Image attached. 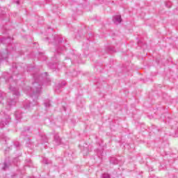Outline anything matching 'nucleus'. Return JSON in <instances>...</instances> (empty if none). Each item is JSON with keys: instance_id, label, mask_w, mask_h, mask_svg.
Wrapping results in <instances>:
<instances>
[{"instance_id": "nucleus-1", "label": "nucleus", "mask_w": 178, "mask_h": 178, "mask_svg": "<svg viewBox=\"0 0 178 178\" xmlns=\"http://www.w3.org/2000/svg\"><path fill=\"white\" fill-rule=\"evenodd\" d=\"M41 87L42 86L40 83L38 82H34L33 83V88L28 87L26 90H28L29 94L33 92V95H32L33 97L35 94H40V92H41Z\"/></svg>"}, {"instance_id": "nucleus-2", "label": "nucleus", "mask_w": 178, "mask_h": 178, "mask_svg": "<svg viewBox=\"0 0 178 178\" xmlns=\"http://www.w3.org/2000/svg\"><path fill=\"white\" fill-rule=\"evenodd\" d=\"M115 24H119L122 23V17L120 15H115L113 19Z\"/></svg>"}, {"instance_id": "nucleus-3", "label": "nucleus", "mask_w": 178, "mask_h": 178, "mask_svg": "<svg viewBox=\"0 0 178 178\" xmlns=\"http://www.w3.org/2000/svg\"><path fill=\"white\" fill-rule=\"evenodd\" d=\"M9 89L12 90L13 95H16V97H19V91L17 90V88L10 86Z\"/></svg>"}, {"instance_id": "nucleus-4", "label": "nucleus", "mask_w": 178, "mask_h": 178, "mask_svg": "<svg viewBox=\"0 0 178 178\" xmlns=\"http://www.w3.org/2000/svg\"><path fill=\"white\" fill-rule=\"evenodd\" d=\"M54 141L56 143V145H59V144H60L61 143V139L59 137V136L58 135H56L54 136Z\"/></svg>"}, {"instance_id": "nucleus-5", "label": "nucleus", "mask_w": 178, "mask_h": 178, "mask_svg": "<svg viewBox=\"0 0 178 178\" xmlns=\"http://www.w3.org/2000/svg\"><path fill=\"white\" fill-rule=\"evenodd\" d=\"M8 105H10V106L16 105V100L10 99L8 100Z\"/></svg>"}, {"instance_id": "nucleus-6", "label": "nucleus", "mask_w": 178, "mask_h": 178, "mask_svg": "<svg viewBox=\"0 0 178 178\" xmlns=\"http://www.w3.org/2000/svg\"><path fill=\"white\" fill-rule=\"evenodd\" d=\"M43 163L48 165V163H51V162H48V160L47 159H43Z\"/></svg>"}, {"instance_id": "nucleus-7", "label": "nucleus", "mask_w": 178, "mask_h": 178, "mask_svg": "<svg viewBox=\"0 0 178 178\" xmlns=\"http://www.w3.org/2000/svg\"><path fill=\"white\" fill-rule=\"evenodd\" d=\"M17 115H19V112H17L16 113H15V118H16V119H17V120H19V119H20V116H18Z\"/></svg>"}, {"instance_id": "nucleus-8", "label": "nucleus", "mask_w": 178, "mask_h": 178, "mask_svg": "<svg viewBox=\"0 0 178 178\" xmlns=\"http://www.w3.org/2000/svg\"><path fill=\"white\" fill-rule=\"evenodd\" d=\"M8 168V164L6 163H4V166L3 167V170H6Z\"/></svg>"}, {"instance_id": "nucleus-9", "label": "nucleus", "mask_w": 178, "mask_h": 178, "mask_svg": "<svg viewBox=\"0 0 178 178\" xmlns=\"http://www.w3.org/2000/svg\"><path fill=\"white\" fill-rule=\"evenodd\" d=\"M103 178H111V176L108 174H104Z\"/></svg>"}, {"instance_id": "nucleus-10", "label": "nucleus", "mask_w": 178, "mask_h": 178, "mask_svg": "<svg viewBox=\"0 0 178 178\" xmlns=\"http://www.w3.org/2000/svg\"><path fill=\"white\" fill-rule=\"evenodd\" d=\"M45 105H46V106H49V104H45Z\"/></svg>"}, {"instance_id": "nucleus-11", "label": "nucleus", "mask_w": 178, "mask_h": 178, "mask_svg": "<svg viewBox=\"0 0 178 178\" xmlns=\"http://www.w3.org/2000/svg\"><path fill=\"white\" fill-rule=\"evenodd\" d=\"M17 4L19 5V1H17Z\"/></svg>"}]
</instances>
